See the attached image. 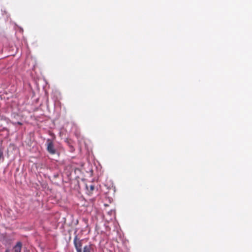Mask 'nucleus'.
<instances>
[{
  "label": "nucleus",
  "mask_w": 252,
  "mask_h": 252,
  "mask_svg": "<svg viewBox=\"0 0 252 252\" xmlns=\"http://www.w3.org/2000/svg\"><path fill=\"white\" fill-rule=\"evenodd\" d=\"M46 145L47 146V150L50 154L54 155L57 153V150L51 139H48L46 141Z\"/></svg>",
  "instance_id": "1"
},
{
  "label": "nucleus",
  "mask_w": 252,
  "mask_h": 252,
  "mask_svg": "<svg viewBox=\"0 0 252 252\" xmlns=\"http://www.w3.org/2000/svg\"><path fill=\"white\" fill-rule=\"evenodd\" d=\"M86 188L88 191L89 192V193H91L94 189V186L93 185H90L89 186L86 185Z\"/></svg>",
  "instance_id": "4"
},
{
  "label": "nucleus",
  "mask_w": 252,
  "mask_h": 252,
  "mask_svg": "<svg viewBox=\"0 0 252 252\" xmlns=\"http://www.w3.org/2000/svg\"><path fill=\"white\" fill-rule=\"evenodd\" d=\"M22 247V244L21 242L17 243L16 245L13 247L14 252H21Z\"/></svg>",
  "instance_id": "3"
},
{
  "label": "nucleus",
  "mask_w": 252,
  "mask_h": 252,
  "mask_svg": "<svg viewBox=\"0 0 252 252\" xmlns=\"http://www.w3.org/2000/svg\"><path fill=\"white\" fill-rule=\"evenodd\" d=\"M6 252H8V251H7H7H6Z\"/></svg>",
  "instance_id": "6"
},
{
  "label": "nucleus",
  "mask_w": 252,
  "mask_h": 252,
  "mask_svg": "<svg viewBox=\"0 0 252 252\" xmlns=\"http://www.w3.org/2000/svg\"><path fill=\"white\" fill-rule=\"evenodd\" d=\"M82 241L83 240L78 239L77 236L74 237L73 243L77 252H82Z\"/></svg>",
  "instance_id": "2"
},
{
  "label": "nucleus",
  "mask_w": 252,
  "mask_h": 252,
  "mask_svg": "<svg viewBox=\"0 0 252 252\" xmlns=\"http://www.w3.org/2000/svg\"><path fill=\"white\" fill-rule=\"evenodd\" d=\"M13 124H15H15H18L19 125H22V124L21 122H17V123H13Z\"/></svg>",
  "instance_id": "5"
}]
</instances>
